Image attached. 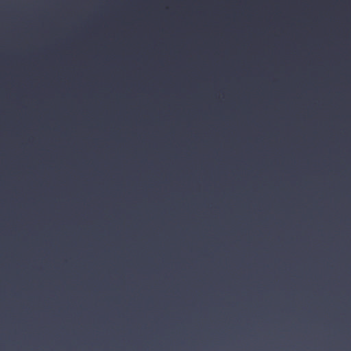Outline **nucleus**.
<instances>
[{
  "label": "nucleus",
  "instance_id": "f257e3e1",
  "mask_svg": "<svg viewBox=\"0 0 351 351\" xmlns=\"http://www.w3.org/2000/svg\"><path fill=\"white\" fill-rule=\"evenodd\" d=\"M20 45H21L20 49L24 52L27 51L30 48V45L26 42H23L22 43H21Z\"/></svg>",
  "mask_w": 351,
  "mask_h": 351
},
{
  "label": "nucleus",
  "instance_id": "f03ea898",
  "mask_svg": "<svg viewBox=\"0 0 351 351\" xmlns=\"http://www.w3.org/2000/svg\"><path fill=\"white\" fill-rule=\"evenodd\" d=\"M42 89H43V80H41L40 81V100L42 101L43 99H42Z\"/></svg>",
  "mask_w": 351,
  "mask_h": 351
}]
</instances>
